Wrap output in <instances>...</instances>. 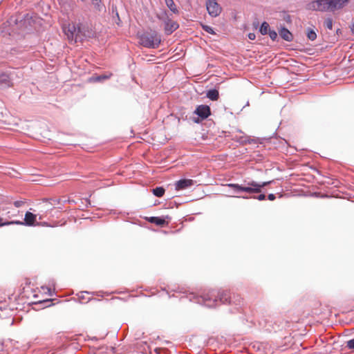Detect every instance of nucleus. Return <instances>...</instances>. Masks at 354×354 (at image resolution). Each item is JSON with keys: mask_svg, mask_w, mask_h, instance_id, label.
I'll return each instance as SVG.
<instances>
[{"mask_svg": "<svg viewBox=\"0 0 354 354\" xmlns=\"http://www.w3.org/2000/svg\"><path fill=\"white\" fill-rule=\"evenodd\" d=\"M82 1H85L86 0H81Z\"/></svg>", "mask_w": 354, "mask_h": 354, "instance_id": "nucleus-33", "label": "nucleus"}, {"mask_svg": "<svg viewBox=\"0 0 354 354\" xmlns=\"http://www.w3.org/2000/svg\"><path fill=\"white\" fill-rule=\"evenodd\" d=\"M257 198L259 200V201H263L266 199V195L262 194H260L259 195Z\"/></svg>", "mask_w": 354, "mask_h": 354, "instance_id": "nucleus-28", "label": "nucleus"}, {"mask_svg": "<svg viewBox=\"0 0 354 354\" xmlns=\"http://www.w3.org/2000/svg\"><path fill=\"white\" fill-rule=\"evenodd\" d=\"M219 299L220 301L225 304V303H229L231 304L233 301H232L231 296L230 295V293L227 292H223L219 294Z\"/></svg>", "mask_w": 354, "mask_h": 354, "instance_id": "nucleus-13", "label": "nucleus"}, {"mask_svg": "<svg viewBox=\"0 0 354 354\" xmlns=\"http://www.w3.org/2000/svg\"><path fill=\"white\" fill-rule=\"evenodd\" d=\"M329 1L330 12L342 9L349 3V0H329Z\"/></svg>", "mask_w": 354, "mask_h": 354, "instance_id": "nucleus-7", "label": "nucleus"}, {"mask_svg": "<svg viewBox=\"0 0 354 354\" xmlns=\"http://www.w3.org/2000/svg\"><path fill=\"white\" fill-rule=\"evenodd\" d=\"M91 1L95 10L101 11L102 10L103 5L102 4L101 0H91Z\"/></svg>", "mask_w": 354, "mask_h": 354, "instance_id": "nucleus-18", "label": "nucleus"}, {"mask_svg": "<svg viewBox=\"0 0 354 354\" xmlns=\"http://www.w3.org/2000/svg\"><path fill=\"white\" fill-rule=\"evenodd\" d=\"M8 77L6 75H2L0 76V83L6 82L8 81Z\"/></svg>", "mask_w": 354, "mask_h": 354, "instance_id": "nucleus-26", "label": "nucleus"}, {"mask_svg": "<svg viewBox=\"0 0 354 354\" xmlns=\"http://www.w3.org/2000/svg\"><path fill=\"white\" fill-rule=\"evenodd\" d=\"M140 42L145 47L156 48L161 42V38L156 32H146L140 36Z\"/></svg>", "mask_w": 354, "mask_h": 354, "instance_id": "nucleus-2", "label": "nucleus"}, {"mask_svg": "<svg viewBox=\"0 0 354 354\" xmlns=\"http://www.w3.org/2000/svg\"><path fill=\"white\" fill-rule=\"evenodd\" d=\"M255 37H256V36H255V34H254V33H249V34H248V38H249L250 39H251V40H254V39H255Z\"/></svg>", "mask_w": 354, "mask_h": 354, "instance_id": "nucleus-29", "label": "nucleus"}, {"mask_svg": "<svg viewBox=\"0 0 354 354\" xmlns=\"http://www.w3.org/2000/svg\"><path fill=\"white\" fill-rule=\"evenodd\" d=\"M268 34H269L270 37L272 40H275L276 38L277 37V33L275 31H274V30H270L268 32Z\"/></svg>", "mask_w": 354, "mask_h": 354, "instance_id": "nucleus-24", "label": "nucleus"}, {"mask_svg": "<svg viewBox=\"0 0 354 354\" xmlns=\"http://www.w3.org/2000/svg\"><path fill=\"white\" fill-rule=\"evenodd\" d=\"M207 97L212 100H217L219 97L218 91L216 89L209 90L207 93Z\"/></svg>", "mask_w": 354, "mask_h": 354, "instance_id": "nucleus-14", "label": "nucleus"}, {"mask_svg": "<svg viewBox=\"0 0 354 354\" xmlns=\"http://www.w3.org/2000/svg\"><path fill=\"white\" fill-rule=\"evenodd\" d=\"M270 183L269 182H263L262 183H258L255 181H251L248 183L247 187H244L242 185H239V184L234 183H229L227 184L226 186L231 187L234 189V192L239 193L240 192H245L248 193H260L261 191V188L268 185Z\"/></svg>", "mask_w": 354, "mask_h": 354, "instance_id": "nucleus-1", "label": "nucleus"}, {"mask_svg": "<svg viewBox=\"0 0 354 354\" xmlns=\"http://www.w3.org/2000/svg\"><path fill=\"white\" fill-rule=\"evenodd\" d=\"M206 305H207V306H213V305L209 304H206Z\"/></svg>", "mask_w": 354, "mask_h": 354, "instance_id": "nucleus-31", "label": "nucleus"}, {"mask_svg": "<svg viewBox=\"0 0 354 354\" xmlns=\"http://www.w3.org/2000/svg\"><path fill=\"white\" fill-rule=\"evenodd\" d=\"M279 35L284 40L288 41H290L293 39L292 33L285 28L281 29L279 31Z\"/></svg>", "mask_w": 354, "mask_h": 354, "instance_id": "nucleus-11", "label": "nucleus"}, {"mask_svg": "<svg viewBox=\"0 0 354 354\" xmlns=\"http://www.w3.org/2000/svg\"><path fill=\"white\" fill-rule=\"evenodd\" d=\"M64 32L68 39L71 41L77 42V41H82L83 39L81 28L79 24H68V26L64 28Z\"/></svg>", "mask_w": 354, "mask_h": 354, "instance_id": "nucleus-3", "label": "nucleus"}, {"mask_svg": "<svg viewBox=\"0 0 354 354\" xmlns=\"http://www.w3.org/2000/svg\"><path fill=\"white\" fill-rule=\"evenodd\" d=\"M166 5L167 7L174 12H178V10L176 8V4L174 3L173 0H165Z\"/></svg>", "mask_w": 354, "mask_h": 354, "instance_id": "nucleus-16", "label": "nucleus"}, {"mask_svg": "<svg viewBox=\"0 0 354 354\" xmlns=\"http://www.w3.org/2000/svg\"><path fill=\"white\" fill-rule=\"evenodd\" d=\"M329 0H316L308 4V8L311 10L326 12L330 11Z\"/></svg>", "mask_w": 354, "mask_h": 354, "instance_id": "nucleus-4", "label": "nucleus"}, {"mask_svg": "<svg viewBox=\"0 0 354 354\" xmlns=\"http://www.w3.org/2000/svg\"><path fill=\"white\" fill-rule=\"evenodd\" d=\"M194 181L192 179H181L175 183V189L176 191L183 190L194 185Z\"/></svg>", "mask_w": 354, "mask_h": 354, "instance_id": "nucleus-6", "label": "nucleus"}, {"mask_svg": "<svg viewBox=\"0 0 354 354\" xmlns=\"http://www.w3.org/2000/svg\"><path fill=\"white\" fill-rule=\"evenodd\" d=\"M324 26L329 30H332L333 28V21L331 19H326L324 21Z\"/></svg>", "mask_w": 354, "mask_h": 354, "instance_id": "nucleus-21", "label": "nucleus"}, {"mask_svg": "<svg viewBox=\"0 0 354 354\" xmlns=\"http://www.w3.org/2000/svg\"><path fill=\"white\" fill-rule=\"evenodd\" d=\"M195 113L202 119H205L211 114L210 108L207 105H199L196 109Z\"/></svg>", "mask_w": 354, "mask_h": 354, "instance_id": "nucleus-8", "label": "nucleus"}, {"mask_svg": "<svg viewBox=\"0 0 354 354\" xmlns=\"http://www.w3.org/2000/svg\"><path fill=\"white\" fill-rule=\"evenodd\" d=\"M24 203L21 201H15L14 202V205L16 207H21Z\"/></svg>", "mask_w": 354, "mask_h": 354, "instance_id": "nucleus-27", "label": "nucleus"}, {"mask_svg": "<svg viewBox=\"0 0 354 354\" xmlns=\"http://www.w3.org/2000/svg\"><path fill=\"white\" fill-rule=\"evenodd\" d=\"M178 24L171 19H168L165 21V30L167 35L171 34L178 28Z\"/></svg>", "mask_w": 354, "mask_h": 354, "instance_id": "nucleus-10", "label": "nucleus"}, {"mask_svg": "<svg viewBox=\"0 0 354 354\" xmlns=\"http://www.w3.org/2000/svg\"><path fill=\"white\" fill-rule=\"evenodd\" d=\"M153 194L157 197H162L165 194V189L162 187H158L153 189Z\"/></svg>", "mask_w": 354, "mask_h": 354, "instance_id": "nucleus-17", "label": "nucleus"}, {"mask_svg": "<svg viewBox=\"0 0 354 354\" xmlns=\"http://www.w3.org/2000/svg\"><path fill=\"white\" fill-rule=\"evenodd\" d=\"M275 196L274 194H270L268 196V198L270 200V201H274L275 199Z\"/></svg>", "mask_w": 354, "mask_h": 354, "instance_id": "nucleus-30", "label": "nucleus"}, {"mask_svg": "<svg viewBox=\"0 0 354 354\" xmlns=\"http://www.w3.org/2000/svg\"><path fill=\"white\" fill-rule=\"evenodd\" d=\"M37 222V216L30 212H26L25 214L24 221L22 225L28 226L35 225Z\"/></svg>", "mask_w": 354, "mask_h": 354, "instance_id": "nucleus-9", "label": "nucleus"}, {"mask_svg": "<svg viewBox=\"0 0 354 354\" xmlns=\"http://www.w3.org/2000/svg\"><path fill=\"white\" fill-rule=\"evenodd\" d=\"M269 31V24L266 21L263 22L260 27L261 33L262 35H266L268 33Z\"/></svg>", "mask_w": 354, "mask_h": 354, "instance_id": "nucleus-19", "label": "nucleus"}, {"mask_svg": "<svg viewBox=\"0 0 354 354\" xmlns=\"http://www.w3.org/2000/svg\"><path fill=\"white\" fill-rule=\"evenodd\" d=\"M206 8L209 15L212 17H217L221 12V8L216 0H207Z\"/></svg>", "mask_w": 354, "mask_h": 354, "instance_id": "nucleus-5", "label": "nucleus"}, {"mask_svg": "<svg viewBox=\"0 0 354 354\" xmlns=\"http://www.w3.org/2000/svg\"><path fill=\"white\" fill-rule=\"evenodd\" d=\"M203 299L205 300V301H207L208 299L205 297L203 298Z\"/></svg>", "mask_w": 354, "mask_h": 354, "instance_id": "nucleus-32", "label": "nucleus"}, {"mask_svg": "<svg viewBox=\"0 0 354 354\" xmlns=\"http://www.w3.org/2000/svg\"><path fill=\"white\" fill-rule=\"evenodd\" d=\"M307 37L310 40L314 41L317 37V35L313 30H309L307 32Z\"/></svg>", "mask_w": 354, "mask_h": 354, "instance_id": "nucleus-20", "label": "nucleus"}, {"mask_svg": "<svg viewBox=\"0 0 354 354\" xmlns=\"http://www.w3.org/2000/svg\"><path fill=\"white\" fill-rule=\"evenodd\" d=\"M202 27H203V29L204 30H205L206 32H207L208 33L212 34V35L215 34V32L212 27L207 26V25H203Z\"/></svg>", "mask_w": 354, "mask_h": 354, "instance_id": "nucleus-22", "label": "nucleus"}, {"mask_svg": "<svg viewBox=\"0 0 354 354\" xmlns=\"http://www.w3.org/2000/svg\"><path fill=\"white\" fill-rule=\"evenodd\" d=\"M347 347L350 349H354V338L347 342Z\"/></svg>", "mask_w": 354, "mask_h": 354, "instance_id": "nucleus-25", "label": "nucleus"}, {"mask_svg": "<svg viewBox=\"0 0 354 354\" xmlns=\"http://www.w3.org/2000/svg\"><path fill=\"white\" fill-rule=\"evenodd\" d=\"M147 221L151 223H154L158 226H164L166 224V221L163 218L151 216L147 218Z\"/></svg>", "mask_w": 354, "mask_h": 354, "instance_id": "nucleus-12", "label": "nucleus"}, {"mask_svg": "<svg viewBox=\"0 0 354 354\" xmlns=\"http://www.w3.org/2000/svg\"><path fill=\"white\" fill-rule=\"evenodd\" d=\"M12 224L22 225V221H3L2 217L0 216V227L6 225H10Z\"/></svg>", "mask_w": 354, "mask_h": 354, "instance_id": "nucleus-15", "label": "nucleus"}, {"mask_svg": "<svg viewBox=\"0 0 354 354\" xmlns=\"http://www.w3.org/2000/svg\"><path fill=\"white\" fill-rule=\"evenodd\" d=\"M112 75V73H109V75H100L98 77H97L96 80L97 81H102L104 80H106V79H109L111 77Z\"/></svg>", "mask_w": 354, "mask_h": 354, "instance_id": "nucleus-23", "label": "nucleus"}]
</instances>
